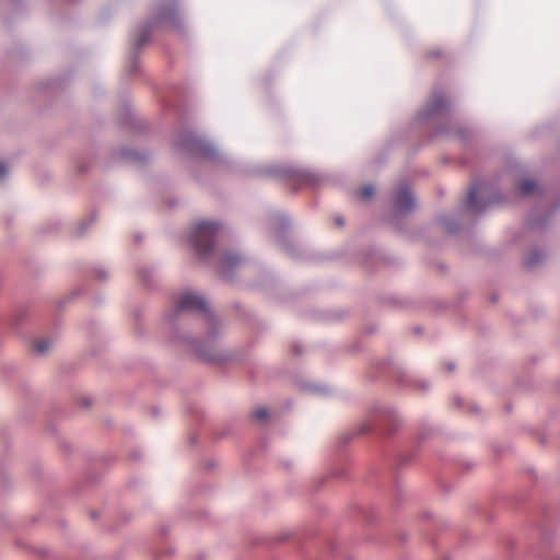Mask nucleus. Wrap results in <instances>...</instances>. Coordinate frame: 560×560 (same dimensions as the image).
I'll return each mask as SVG.
<instances>
[{"mask_svg":"<svg viewBox=\"0 0 560 560\" xmlns=\"http://www.w3.org/2000/svg\"><path fill=\"white\" fill-rule=\"evenodd\" d=\"M190 319L197 320L205 328L203 337L194 339L178 335V338L184 339L200 359L210 363H228L235 360V351L222 346L221 319L211 311L207 300L192 291L184 292L165 315V320L174 334L178 332L180 325Z\"/></svg>","mask_w":560,"mask_h":560,"instance_id":"f257e3e1","label":"nucleus"},{"mask_svg":"<svg viewBox=\"0 0 560 560\" xmlns=\"http://www.w3.org/2000/svg\"><path fill=\"white\" fill-rule=\"evenodd\" d=\"M163 23H168L172 27L178 31L183 28V24L178 15V3L176 0L160 1L156 4L154 16L131 32V54L128 65L126 66V73L128 75H133L138 72V55L140 50L149 43L152 31Z\"/></svg>","mask_w":560,"mask_h":560,"instance_id":"f03ea898","label":"nucleus"},{"mask_svg":"<svg viewBox=\"0 0 560 560\" xmlns=\"http://www.w3.org/2000/svg\"><path fill=\"white\" fill-rule=\"evenodd\" d=\"M400 424V413L393 405L383 401H374L369 407L366 419L354 432L342 433L339 436V442L345 445L355 435L370 433L374 429H380L385 433H392Z\"/></svg>","mask_w":560,"mask_h":560,"instance_id":"7ed1b4c3","label":"nucleus"},{"mask_svg":"<svg viewBox=\"0 0 560 560\" xmlns=\"http://www.w3.org/2000/svg\"><path fill=\"white\" fill-rule=\"evenodd\" d=\"M222 228L221 222L213 220H202L194 225L189 242L200 260L209 262L214 256V244Z\"/></svg>","mask_w":560,"mask_h":560,"instance_id":"20e7f679","label":"nucleus"},{"mask_svg":"<svg viewBox=\"0 0 560 560\" xmlns=\"http://www.w3.org/2000/svg\"><path fill=\"white\" fill-rule=\"evenodd\" d=\"M174 147L192 158H205L214 163H222L223 158L215 145L194 132H184Z\"/></svg>","mask_w":560,"mask_h":560,"instance_id":"39448f33","label":"nucleus"},{"mask_svg":"<svg viewBox=\"0 0 560 560\" xmlns=\"http://www.w3.org/2000/svg\"><path fill=\"white\" fill-rule=\"evenodd\" d=\"M488 184L483 180H475L470 186L465 205L460 209V214L469 213L472 215L481 214L490 205L498 201L495 196L487 197Z\"/></svg>","mask_w":560,"mask_h":560,"instance_id":"423d86ee","label":"nucleus"},{"mask_svg":"<svg viewBox=\"0 0 560 560\" xmlns=\"http://www.w3.org/2000/svg\"><path fill=\"white\" fill-rule=\"evenodd\" d=\"M267 174L272 177L289 179L299 185L306 186H316L322 179L318 173L291 165H272L267 168Z\"/></svg>","mask_w":560,"mask_h":560,"instance_id":"0eeeda50","label":"nucleus"},{"mask_svg":"<svg viewBox=\"0 0 560 560\" xmlns=\"http://www.w3.org/2000/svg\"><path fill=\"white\" fill-rule=\"evenodd\" d=\"M450 103L441 91H433L431 100L419 110L417 120L419 122H428L434 118L446 114Z\"/></svg>","mask_w":560,"mask_h":560,"instance_id":"6e6552de","label":"nucleus"},{"mask_svg":"<svg viewBox=\"0 0 560 560\" xmlns=\"http://www.w3.org/2000/svg\"><path fill=\"white\" fill-rule=\"evenodd\" d=\"M244 262V257L235 250H225L219 261L218 269L222 278L232 279L234 271Z\"/></svg>","mask_w":560,"mask_h":560,"instance_id":"1a4fd4ad","label":"nucleus"},{"mask_svg":"<svg viewBox=\"0 0 560 560\" xmlns=\"http://www.w3.org/2000/svg\"><path fill=\"white\" fill-rule=\"evenodd\" d=\"M394 209L400 214L409 213L415 207L413 195L407 184H401L393 200Z\"/></svg>","mask_w":560,"mask_h":560,"instance_id":"9d476101","label":"nucleus"},{"mask_svg":"<svg viewBox=\"0 0 560 560\" xmlns=\"http://www.w3.org/2000/svg\"><path fill=\"white\" fill-rule=\"evenodd\" d=\"M517 192L523 197L539 195L541 189L536 180L530 178H524L517 184Z\"/></svg>","mask_w":560,"mask_h":560,"instance_id":"9b49d317","label":"nucleus"},{"mask_svg":"<svg viewBox=\"0 0 560 560\" xmlns=\"http://www.w3.org/2000/svg\"><path fill=\"white\" fill-rule=\"evenodd\" d=\"M546 259V253L539 247H532L524 258V264L528 269L538 267Z\"/></svg>","mask_w":560,"mask_h":560,"instance_id":"f8f14e48","label":"nucleus"},{"mask_svg":"<svg viewBox=\"0 0 560 560\" xmlns=\"http://www.w3.org/2000/svg\"><path fill=\"white\" fill-rule=\"evenodd\" d=\"M555 211L556 209L549 210L544 217H538L535 212H532L527 218V228L529 230H542L548 225L549 218Z\"/></svg>","mask_w":560,"mask_h":560,"instance_id":"ddd939ff","label":"nucleus"},{"mask_svg":"<svg viewBox=\"0 0 560 560\" xmlns=\"http://www.w3.org/2000/svg\"><path fill=\"white\" fill-rule=\"evenodd\" d=\"M438 222L450 234L457 232L460 228L458 219L453 214L439 215Z\"/></svg>","mask_w":560,"mask_h":560,"instance_id":"4468645a","label":"nucleus"},{"mask_svg":"<svg viewBox=\"0 0 560 560\" xmlns=\"http://www.w3.org/2000/svg\"><path fill=\"white\" fill-rule=\"evenodd\" d=\"M154 272L155 268L148 264L140 265L137 271L139 280L145 285L152 283Z\"/></svg>","mask_w":560,"mask_h":560,"instance_id":"2eb2a0df","label":"nucleus"},{"mask_svg":"<svg viewBox=\"0 0 560 560\" xmlns=\"http://www.w3.org/2000/svg\"><path fill=\"white\" fill-rule=\"evenodd\" d=\"M54 341V338L50 337L36 340L34 342V349L36 353L39 355L46 354L52 347Z\"/></svg>","mask_w":560,"mask_h":560,"instance_id":"dca6fc26","label":"nucleus"},{"mask_svg":"<svg viewBox=\"0 0 560 560\" xmlns=\"http://www.w3.org/2000/svg\"><path fill=\"white\" fill-rule=\"evenodd\" d=\"M304 389L314 395L325 396L329 394V388L325 385L319 384H305Z\"/></svg>","mask_w":560,"mask_h":560,"instance_id":"f3484780","label":"nucleus"},{"mask_svg":"<svg viewBox=\"0 0 560 560\" xmlns=\"http://www.w3.org/2000/svg\"><path fill=\"white\" fill-rule=\"evenodd\" d=\"M93 276L98 281H106L109 279V270L103 266H97L93 269Z\"/></svg>","mask_w":560,"mask_h":560,"instance_id":"a211bd4d","label":"nucleus"},{"mask_svg":"<svg viewBox=\"0 0 560 560\" xmlns=\"http://www.w3.org/2000/svg\"><path fill=\"white\" fill-rule=\"evenodd\" d=\"M273 229L284 230L289 226L290 220L283 214H277L273 218Z\"/></svg>","mask_w":560,"mask_h":560,"instance_id":"6ab92c4d","label":"nucleus"},{"mask_svg":"<svg viewBox=\"0 0 560 560\" xmlns=\"http://www.w3.org/2000/svg\"><path fill=\"white\" fill-rule=\"evenodd\" d=\"M413 386H415V388H417L421 392H427L430 389L431 384L427 380H417V381H415Z\"/></svg>","mask_w":560,"mask_h":560,"instance_id":"aec40b11","label":"nucleus"},{"mask_svg":"<svg viewBox=\"0 0 560 560\" xmlns=\"http://www.w3.org/2000/svg\"><path fill=\"white\" fill-rule=\"evenodd\" d=\"M254 418H256L259 421L266 420L269 416L268 410L264 407L257 408L254 413Z\"/></svg>","mask_w":560,"mask_h":560,"instance_id":"412c9836","label":"nucleus"},{"mask_svg":"<svg viewBox=\"0 0 560 560\" xmlns=\"http://www.w3.org/2000/svg\"><path fill=\"white\" fill-rule=\"evenodd\" d=\"M374 194V187L372 185H366L361 188L360 190V197L363 199H368L372 197Z\"/></svg>","mask_w":560,"mask_h":560,"instance_id":"4be33fe9","label":"nucleus"},{"mask_svg":"<svg viewBox=\"0 0 560 560\" xmlns=\"http://www.w3.org/2000/svg\"><path fill=\"white\" fill-rule=\"evenodd\" d=\"M432 431V427L423 424L419 430L418 440L423 441Z\"/></svg>","mask_w":560,"mask_h":560,"instance_id":"5701e85b","label":"nucleus"},{"mask_svg":"<svg viewBox=\"0 0 560 560\" xmlns=\"http://www.w3.org/2000/svg\"><path fill=\"white\" fill-rule=\"evenodd\" d=\"M124 155L127 158V159H135V160H138V161H143L145 159L144 155H141L137 152H133V151H126L124 152Z\"/></svg>","mask_w":560,"mask_h":560,"instance_id":"b1692460","label":"nucleus"},{"mask_svg":"<svg viewBox=\"0 0 560 560\" xmlns=\"http://www.w3.org/2000/svg\"><path fill=\"white\" fill-rule=\"evenodd\" d=\"M8 175V166L5 163L0 162V179H4Z\"/></svg>","mask_w":560,"mask_h":560,"instance_id":"393cba45","label":"nucleus"},{"mask_svg":"<svg viewBox=\"0 0 560 560\" xmlns=\"http://www.w3.org/2000/svg\"><path fill=\"white\" fill-rule=\"evenodd\" d=\"M95 220L94 217H92L89 222H83L81 223L80 228H79V234L82 235L84 233V231L88 229L89 224H91L93 221Z\"/></svg>","mask_w":560,"mask_h":560,"instance_id":"a878e982","label":"nucleus"},{"mask_svg":"<svg viewBox=\"0 0 560 560\" xmlns=\"http://www.w3.org/2000/svg\"><path fill=\"white\" fill-rule=\"evenodd\" d=\"M292 350L295 355H300L303 352L302 347L299 345L293 346Z\"/></svg>","mask_w":560,"mask_h":560,"instance_id":"bb28decb","label":"nucleus"},{"mask_svg":"<svg viewBox=\"0 0 560 560\" xmlns=\"http://www.w3.org/2000/svg\"><path fill=\"white\" fill-rule=\"evenodd\" d=\"M335 222L337 225L342 226L345 224V221L341 217H336Z\"/></svg>","mask_w":560,"mask_h":560,"instance_id":"cd10ccee","label":"nucleus"},{"mask_svg":"<svg viewBox=\"0 0 560 560\" xmlns=\"http://www.w3.org/2000/svg\"><path fill=\"white\" fill-rule=\"evenodd\" d=\"M445 369H446L448 372H452V371H454V369H455V364H454V363H451V362H450V363H446V364H445Z\"/></svg>","mask_w":560,"mask_h":560,"instance_id":"c85d7f7f","label":"nucleus"},{"mask_svg":"<svg viewBox=\"0 0 560 560\" xmlns=\"http://www.w3.org/2000/svg\"><path fill=\"white\" fill-rule=\"evenodd\" d=\"M281 242H282V246L285 248V250L290 252L291 246L287 243V241L281 240Z\"/></svg>","mask_w":560,"mask_h":560,"instance_id":"c756f323","label":"nucleus"},{"mask_svg":"<svg viewBox=\"0 0 560 560\" xmlns=\"http://www.w3.org/2000/svg\"><path fill=\"white\" fill-rule=\"evenodd\" d=\"M448 130L445 129V128H438L436 129V133H444V132H447Z\"/></svg>","mask_w":560,"mask_h":560,"instance_id":"7c9ffc66","label":"nucleus"},{"mask_svg":"<svg viewBox=\"0 0 560 560\" xmlns=\"http://www.w3.org/2000/svg\"><path fill=\"white\" fill-rule=\"evenodd\" d=\"M458 135L464 140L467 138L466 135L463 131H458Z\"/></svg>","mask_w":560,"mask_h":560,"instance_id":"2f4dec72","label":"nucleus"},{"mask_svg":"<svg viewBox=\"0 0 560 560\" xmlns=\"http://www.w3.org/2000/svg\"><path fill=\"white\" fill-rule=\"evenodd\" d=\"M91 517H92V518H96V517H98V514H97L96 512H92V513H91Z\"/></svg>","mask_w":560,"mask_h":560,"instance_id":"473e14b6","label":"nucleus"},{"mask_svg":"<svg viewBox=\"0 0 560 560\" xmlns=\"http://www.w3.org/2000/svg\"><path fill=\"white\" fill-rule=\"evenodd\" d=\"M472 466H474V464H472V463H467V464H466V469H470Z\"/></svg>","mask_w":560,"mask_h":560,"instance_id":"72a5a7b5","label":"nucleus"}]
</instances>
